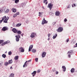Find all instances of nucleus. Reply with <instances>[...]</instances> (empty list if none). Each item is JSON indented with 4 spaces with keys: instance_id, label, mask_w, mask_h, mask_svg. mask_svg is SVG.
Returning a JSON list of instances; mask_svg holds the SVG:
<instances>
[{
    "instance_id": "obj_31",
    "label": "nucleus",
    "mask_w": 77,
    "mask_h": 77,
    "mask_svg": "<svg viewBox=\"0 0 77 77\" xmlns=\"http://www.w3.org/2000/svg\"><path fill=\"white\" fill-rule=\"evenodd\" d=\"M2 56L4 58H5V57H6V55L5 54H3Z\"/></svg>"
},
{
    "instance_id": "obj_9",
    "label": "nucleus",
    "mask_w": 77,
    "mask_h": 77,
    "mask_svg": "<svg viewBox=\"0 0 77 77\" xmlns=\"http://www.w3.org/2000/svg\"><path fill=\"white\" fill-rule=\"evenodd\" d=\"M19 51L20 52H22V53H23V52H24V49H23V48L22 47H21L19 48Z\"/></svg>"
},
{
    "instance_id": "obj_46",
    "label": "nucleus",
    "mask_w": 77,
    "mask_h": 77,
    "mask_svg": "<svg viewBox=\"0 0 77 77\" xmlns=\"http://www.w3.org/2000/svg\"><path fill=\"white\" fill-rule=\"evenodd\" d=\"M47 0H44L43 3H45V2H47Z\"/></svg>"
},
{
    "instance_id": "obj_37",
    "label": "nucleus",
    "mask_w": 77,
    "mask_h": 77,
    "mask_svg": "<svg viewBox=\"0 0 77 77\" xmlns=\"http://www.w3.org/2000/svg\"><path fill=\"white\" fill-rule=\"evenodd\" d=\"M26 24H28L29 23V20H27L26 21Z\"/></svg>"
},
{
    "instance_id": "obj_58",
    "label": "nucleus",
    "mask_w": 77,
    "mask_h": 77,
    "mask_svg": "<svg viewBox=\"0 0 77 77\" xmlns=\"http://www.w3.org/2000/svg\"><path fill=\"white\" fill-rule=\"evenodd\" d=\"M55 71V69H54L53 70V72H54V71Z\"/></svg>"
},
{
    "instance_id": "obj_2",
    "label": "nucleus",
    "mask_w": 77,
    "mask_h": 77,
    "mask_svg": "<svg viewBox=\"0 0 77 77\" xmlns=\"http://www.w3.org/2000/svg\"><path fill=\"white\" fill-rule=\"evenodd\" d=\"M63 27L60 26L59 27L58 29L57 30V32H61L63 31Z\"/></svg>"
},
{
    "instance_id": "obj_5",
    "label": "nucleus",
    "mask_w": 77,
    "mask_h": 77,
    "mask_svg": "<svg viewBox=\"0 0 77 77\" xmlns=\"http://www.w3.org/2000/svg\"><path fill=\"white\" fill-rule=\"evenodd\" d=\"M9 19V17H6H6L4 20L3 21L5 23H8V19Z\"/></svg>"
},
{
    "instance_id": "obj_23",
    "label": "nucleus",
    "mask_w": 77,
    "mask_h": 77,
    "mask_svg": "<svg viewBox=\"0 0 77 77\" xmlns=\"http://www.w3.org/2000/svg\"><path fill=\"white\" fill-rule=\"evenodd\" d=\"M9 11V10L8 9H6V11H4V13H8Z\"/></svg>"
},
{
    "instance_id": "obj_26",
    "label": "nucleus",
    "mask_w": 77,
    "mask_h": 77,
    "mask_svg": "<svg viewBox=\"0 0 77 77\" xmlns=\"http://www.w3.org/2000/svg\"><path fill=\"white\" fill-rule=\"evenodd\" d=\"M14 59L16 60H18V56H16L14 57Z\"/></svg>"
},
{
    "instance_id": "obj_29",
    "label": "nucleus",
    "mask_w": 77,
    "mask_h": 77,
    "mask_svg": "<svg viewBox=\"0 0 77 77\" xmlns=\"http://www.w3.org/2000/svg\"><path fill=\"white\" fill-rule=\"evenodd\" d=\"M21 25V23H18L17 24L16 26V27H19Z\"/></svg>"
},
{
    "instance_id": "obj_4",
    "label": "nucleus",
    "mask_w": 77,
    "mask_h": 77,
    "mask_svg": "<svg viewBox=\"0 0 77 77\" xmlns=\"http://www.w3.org/2000/svg\"><path fill=\"white\" fill-rule=\"evenodd\" d=\"M35 36H36V33L34 32H32L30 36V37L32 38H35Z\"/></svg>"
},
{
    "instance_id": "obj_61",
    "label": "nucleus",
    "mask_w": 77,
    "mask_h": 77,
    "mask_svg": "<svg viewBox=\"0 0 77 77\" xmlns=\"http://www.w3.org/2000/svg\"><path fill=\"white\" fill-rule=\"evenodd\" d=\"M7 53V52H5V53Z\"/></svg>"
},
{
    "instance_id": "obj_17",
    "label": "nucleus",
    "mask_w": 77,
    "mask_h": 77,
    "mask_svg": "<svg viewBox=\"0 0 77 77\" xmlns=\"http://www.w3.org/2000/svg\"><path fill=\"white\" fill-rule=\"evenodd\" d=\"M6 18V16H5L4 17H3L2 18V19L0 20V23H2L3 20H5V19Z\"/></svg>"
},
{
    "instance_id": "obj_51",
    "label": "nucleus",
    "mask_w": 77,
    "mask_h": 77,
    "mask_svg": "<svg viewBox=\"0 0 77 77\" xmlns=\"http://www.w3.org/2000/svg\"><path fill=\"white\" fill-rule=\"evenodd\" d=\"M40 71H41V70H38L37 71L38 72H40Z\"/></svg>"
},
{
    "instance_id": "obj_8",
    "label": "nucleus",
    "mask_w": 77,
    "mask_h": 77,
    "mask_svg": "<svg viewBox=\"0 0 77 77\" xmlns=\"http://www.w3.org/2000/svg\"><path fill=\"white\" fill-rule=\"evenodd\" d=\"M8 30V28L6 27H4L2 29V31H6V30Z\"/></svg>"
},
{
    "instance_id": "obj_41",
    "label": "nucleus",
    "mask_w": 77,
    "mask_h": 77,
    "mask_svg": "<svg viewBox=\"0 0 77 77\" xmlns=\"http://www.w3.org/2000/svg\"><path fill=\"white\" fill-rule=\"evenodd\" d=\"M2 62H0V66H2Z\"/></svg>"
},
{
    "instance_id": "obj_57",
    "label": "nucleus",
    "mask_w": 77,
    "mask_h": 77,
    "mask_svg": "<svg viewBox=\"0 0 77 77\" xmlns=\"http://www.w3.org/2000/svg\"><path fill=\"white\" fill-rule=\"evenodd\" d=\"M48 41H49L50 40V38H49V37L48 38Z\"/></svg>"
},
{
    "instance_id": "obj_53",
    "label": "nucleus",
    "mask_w": 77,
    "mask_h": 77,
    "mask_svg": "<svg viewBox=\"0 0 77 77\" xmlns=\"http://www.w3.org/2000/svg\"><path fill=\"white\" fill-rule=\"evenodd\" d=\"M56 74H58V73H59V72H58L57 71L56 72Z\"/></svg>"
},
{
    "instance_id": "obj_12",
    "label": "nucleus",
    "mask_w": 77,
    "mask_h": 77,
    "mask_svg": "<svg viewBox=\"0 0 77 77\" xmlns=\"http://www.w3.org/2000/svg\"><path fill=\"white\" fill-rule=\"evenodd\" d=\"M36 71H35L31 73L32 75V77H34L35 75H36Z\"/></svg>"
},
{
    "instance_id": "obj_59",
    "label": "nucleus",
    "mask_w": 77,
    "mask_h": 77,
    "mask_svg": "<svg viewBox=\"0 0 77 77\" xmlns=\"http://www.w3.org/2000/svg\"><path fill=\"white\" fill-rule=\"evenodd\" d=\"M12 69V66H11V67H10V69Z\"/></svg>"
},
{
    "instance_id": "obj_25",
    "label": "nucleus",
    "mask_w": 77,
    "mask_h": 77,
    "mask_svg": "<svg viewBox=\"0 0 77 77\" xmlns=\"http://www.w3.org/2000/svg\"><path fill=\"white\" fill-rule=\"evenodd\" d=\"M9 63H8L7 62H5L4 63V65L5 66H7L8 65H9Z\"/></svg>"
},
{
    "instance_id": "obj_42",
    "label": "nucleus",
    "mask_w": 77,
    "mask_h": 77,
    "mask_svg": "<svg viewBox=\"0 0 77 77\" xmlns=\"http://www.w3.org/2000/svg\"><path fill=\"white\" fill-rule=\"evenodd\" d=\"M17 36L18 38H21V37H20V35H18Z\"/></svg>"
},
{
    "instance_id": "obj_22",
    "label": "nucleus",
    "mask_w": 77,
    "mask_h": 77,
    "mask_svg": "<svg viewBox=\"0 0 77 77\" xmlns=\"http://www.w3.org/2000/svg\"><path fill=\"white\" fill-rule=\"evenodd\" d=\"M12 60L11 59V60H10L8 61V63L9 64H11V63H12Z\"/></svg>"
},
{
    "instance_id": "obj_6",
    "label": "nucleus",
    "mask_w": 77,
    "mask_h": 77,
    "mask_svg": "<svg viewBox=\"0 0 77 77\" xmlns=\"http://www.w3.org/2000/svg\"><path fill=\"white\" fill-rule=\"evenodd\" d=\"M5 9H6V7H2V8H1V10H0V13L3 12H5Z\"/></svg>"
},
{
    "instance_id": "obj_33",
    "label": "nucleus",
    "mask_w": 77,
    "mask_h": 77,
    "mask_svg": "<svg viewBox=\"0 0 77 77\" xmlns=\"http://www.w3.org/2000/svg\"><path fill=\"white\" fill-rule=\"evenodd\" d=\"M36 51V50H35V49H33V50H32V53H35Z\"/></svg>"
},
{
    "instance_id": "obj_54",
    "label": "nucleus",
    "mask_w": 77,
    "mask_h": 77,
    "mask_svg": "<svg viewBox=\"0 0 77 77\" xmlns=\"http://www.w3.org/2000/svg\"><path fill=\"white\" fill-rule=\"evenodd\" d=\"M21 36H23L24 35V33H22V34H21Z\"/></svg>"
},
{
    "instance_id": "obj_14",
    "label": "nucleus",
    "mask_w": 77,
    "mask_h": 77,
    "mask_svg": "<svg viewBox=\"0 0 77 77\" xmlns=\"http://www.w3.org/2000/svg\"><path fill=\"white\" fill-rule=\"evenodd\" d=\"M62 68L63 69V71H64V72H65V71H66V67L65 66H62Z\"/></svg>"
},
{
    "instance_id": "obj_40",
    "label": "nucleus",
    "mask_w": 77,
    "mask_h": 77,
    "mask_svg": "<svg viewBox=\"0 0 77 77\" xmlns=\"http://www.w3.org/2000/svg\"><path fill=\"white\" fill-rule=\"evenodd\" d=\"M38 58H36L35 59V60L37 62H38Z\"/></svg>"
},
{
    "instance_id": "obj_45",
    "label": "nucleus",
    "mask_w": 77,
    "mask_h": 77,
    "mask_svg": "<svg viewBox=\"0 0 77 77\" xmlns=\"http://www.w3.org/2000/svg\"><path fill=\"white\" fill-rule=\"evenodd\" d=\"M75 45H76V46H74L73 47V48H75V47H77V43L76 44H75Z\"/></svg>"
},
{
    "instance_id": "obj_44",
    "label": "nucleus",
    "mask_w": 77,
    "mask_h": 77,
    "mask_svg": "<svg viewBox=\"0 0 77 77\" xmlns=\"http://www.w3.org/2000/svg\"><path fill=\"white\" fill-rule=\"evenodd\" d=\"M69 38H67L66 40V42H69Z\"/></svg>"
},
{
    "instance_id": "obj_32",
    "label": "nucleus",
    "mask_w": 77,
    "mask_h": 77,
    "mask_svg": "<svg viewBox=\"0 0 77 77\" xmlns=\"http://www.w3.org/2000/svg\"><path fill=\"white\" fill-rule=\"evenodd\" d=\"M71 8V5H69L67 6V9H69Z\"/></svg>"
},
{
    "instance_id": "obj_1",
    "label": "nucleus",
    "mask_w": 77,
    "mask_h": 77,
    "mask_svg": "<svg viewBox=\"0 0 77 77\" xmlns=\"http://www.w3.org/2000/svg\"><path fill=\"white\" fill-rule=\"evenodd\" d=\"M73 53V51H69L67 54H68V57H71V55H72Z\"/></svg>"
},
{
    "instance_id": "obj_28",
    "label": "nucleus",
    "mask_w": 77,
    "mask_h": 77,
    "mask_svg": "<svg viewBox=\"0 0 77 77\" xmlns=\"http://www.w3.org/2000/svg\"><path fill=\"white\" fill-rule=\"evenodd\" d=\"M14 74L11 73L10 75V76L9 77H14Z\"/></svg>"
},
{
    "instance_id": "obj_15",
    "label": "nucleus",
    "mask_w": 77,
    "mask_h": 77,
    "mask_svg": "<svg viewBox=\"0 0 77 77\" xmlns=\"http://www.w3.org/2000/svg\"><path fill=\"white\" fill-rule=\"evenodd\" d=\"M60 15V12L59 11H56L55 12V15L56 16H59Z\"/></svg>"
},
{
    "instance_id": "obj_7",
    "label": "nucleus",
    "mask_w": 77,
    "mask_h": 77,
    "mask_svg": "<svg viewBox=\"0 0 77 77\" xmlns=\"http://www.w3.org/2000/svg\"><path fill=\"white\" fill-rule=\"evenodd\" d=\"M48 23V21H46L45 20V18H44L42 21V24H47Z\"/></svg>"
},
{
    "instance_id": "obj_30",
    "label": "nucleus",
    "mask_w": 77,
    "mask_h": 77,
    "mask_svg": "<svg viewBox=\"0 0 77 77\" xmlns=\"http://www.w3.org/2000/svg\"><path fill=\"white\" fill-rule=\"evenodd\" d=\"M5 44H8L9 43V41H7L6 42H4Z\"/></svg>"
},
{
    "instance_id": "obj_16",
    "label": "nucleus",
    "mask_w": 77,
    "mask_h": 77,
    "mask_svg": "<svg viewBox=\"0 0 77 77\" xmlns=\"http://www.w3.org/2000/svg\"><path fill=\"white\" fill-rule=\"evenodd\" d=\"M27 61H26V62L25 63L24 65H23V66L24 67H27V64H26V63H27Z\"/></svg>"
},
{
    "instance_id": "obj_35",
    "label": "nucleus",
    "mask_w": 77,
    "mask_h": 77,
    "mask_svg": "<svg viewBox=\"0 0 77 77\" xmlns=\"http://www.w3.org/2000/svg\"><path fill=\"white\" fill-rule=\"evenodd\" d=\"M39 16L40 17H41L42 15V13H41L40 12H39Z\"/></svg>"
},
{
    "instance_id": "obj_49",
    "label": "nucleus",
    "mask_w": 77,
    "mask_h": 77,
    "mask_svg": "<svg viewBox=\"0 0 77 77\" xmlns=\"http://www.w3.org/2000/svg\"><path fill=\"white\" fill-rule=\"evenodd\" d=\"M17 15L16 14H14L13 16V17H17Z\"/></svg>"
},
{
    "instance_id": "obj_39",
    "label": "nucleus",
    "mask_w": 77,
    "mask_h": 77,
    "mask_svg": "<svg viewBox=\"0 0 77 77\" xmlns=\"http://www.w3.org/2000/svg\"><path fill=\"white\" fill-rule=\"evenodd\" d=\"M21 7H23L24 6V4L23 3H22L21 5Z\"/></svg>"
},
{
    "instance_id": "obj_47",
    "label": "nucleus",
    "mask_w": 77,
    "mask_h": 77,
    "mask_svg": "<svg viewBox=\"0 0 77 77\" xmlns=\"http://www.w3.org/2000/svg\"><path fill=\"white\" fill-rule=\"evenodd\" d=\"M64 21L65 22H66V21H67V19L66 18H65V19Z\"/></svg>"
},
{
    "instance_id": "obj_43",
    "label": "nucleus",
    "mask_w": 77,
    "mask_h": 77,
    "mask_svg": "<svg viewBox=\"0 0 77 77\" xmlns=\"http://www.w3.org/2000/svg\"><path fill=\"white\" fill-rule=\"evenodd\" d=\"M51 35V34L50 33L48 34V38H49L50 37V36Z\"/></svg>"
},
{
    "instance_id": "obj_62",
    "label": "nucleus",
    "mask_w": 77,
    "mask_h": 77,
    "mask_svg": "<svg viewBox=\"0 0 77 77\" xmlns=\"http://www.w3.org/2000/svg\"><path fill=\"white\" fill-rule=\"evenodd\" d=\"M15 0H12L13 1H14Z\"/></svg>"
},
{
    "instance_id": "obj_34",
    "label": "nucleus",
    "mask_w": 77,
    "mask_h": 77,
    "mask_svg": "<svg viewBox=\"0 0 77 77\" xmlns=\"http://www.w3.org/2000/svg\"><path fill=\"white\" fill-rule=\"evenodd\" d=\"M19 2V0H15V3H18Z\"/></svg>"
},
{
    "instance_id": "obj_19",
    "label": "nucleus",
    "mask_w": 77,
    "mask_h": 77,
    "mask_svg": "<svg viewBox=\"0 0 77 77\" xmlns=\"http://www.w3.org/2000/svg\"><path fill=\"white\" fill-rule=\"evenodd\" d=\"M15 37L16 38V40L17 42H18V41H19V40L20 39H19V38L18 37V36H17V35H16L15 36Z\"/></svg>"
},
{
    "instance_id": "obj_27",
    "label": "nucleus",
    "mask_w": 77,
    "mask_h": 77,
    "mask_svg": "<svg viewBox=\"0 0 77 77\" xmlns=\"http://www.w3.org/2000/svg\"><path fill=\"white\" fill-rule=\"evenodd\" d=\"M18 33V34H19V35H21V32L20 31H17V32H16Z\"/></svg>"
},
{
    "instance_id": "obj_63",
    "label": "nucleus",
    "mask_w": 77,
    "mask_h": 77,
    "mask_svg": "<svg viewBox=\"0 0 77 77\" xmlns=\"http://www.w3.org/2000/svg\"><path fill=\"white\" fill-rule=\"evenodd\" d=\"M27 63V64L28 63Z\"/></svg>"
},
{
    "instance_id": "obj_13",
    "label": "nucleus",
    "mask_w": 77,
    "mask_h": 77,
    "mask_svg": "<svg viewBox=\"0 0 77 77\" xmlns=\"http://www.w3.org/2000/svg\"><path fill=\"white\" fill-rule=\"evenodd\" d=\"M12 32H14V33H17V29H16L14 28L12 29Z\"/></svg>"
},
{
    "instance_id": "obj_18",
    "label": "nucleus",
    "mask_w": 77,
    "mask_h": 77,
    "mask_svg": "<svg viewBox=\"0 0 77 77\" xmlns=\"http://www.w3.org/2000/svg\"><path fill=\"white\" fill-rule=\"evenodd\" d=\"M75 72V69L74 68H72L71 70V72L72 73H73Z\"/></svg>"
},
{
    "instance_id": "obj_55",
    "label": "nucleus",
    "mask_w": 77,
    "mask_h": 77,
    "mask_svg": "<svg viewBox=\"0 0 77 77\" xmlns=\"http://www.w3.org/2000/svg\"><path fill=\"white\" fill-rule=\"evenodd\" d=\"M27 61V62H31V60H29L28 61Z\"/></svg>"
},
{
    "instance_id": "obj_10",
    "label": "nucleus",
    "mask_w": 77,
    "mask_h": 77,
    "mask_svg": "<svg viewBox=\"0 0 77 77\" xmlns=\"http://www.w3.org/2000/svg\"><path fill=\"white\" fill-rule=\"evenodd\" d=\"M47 54V53L45 52H43L42 54V57H45V56H46V54Z\"/></svg>"
},
{
    "instance_id": "obj_48",
    "label": "nucleus",
    "mask_w": 77,
    "mask_h": 77,
    "mask_svg": "<svg viewBox=\"0 0 77 77\" xmlns=\"http://www.w3.org/2000/svg\"><path fill=\"white\" fill-rule=\"evenodd\" d=\"M5 45V42H4V43H2V44H1V45H2V46H3V45Z\"/></svg>"
},
{
    "instance_id": "obj_64",
    "label": "nucleus",
    "mask_w": 77,
    "mask_h": 77,
    "mask_svg": "<svg viewBox=\"0 0 77 77\" xmlns=\"http://www.w3.org/2000/svg\"><path fill=\"white\" fill-rule=\"evenodd\" d=\"M50 13H51V12H50Z\"/></svg>"
},
{
    "instance_id": "obj_52",
    "label": "nucleus",
    "mask_w": 77,
    "mask_h": 77,
    "mask_svg": "<svg viewBox=\"0 0 77 77\" xmlns=\"http://www.w3.org/2000/svg\"><path fill=\"white\" fill-rule=\"evenodd\" d=\"M19 12L17 13L16 14L17 15H19Z\"/></svg>"
},
{
    "instance_id": "obj_38",
    "label": "nucleus",
    "mask_w": 77,
    "mask_h": 77,
    "mask_svg": "<svg viewBox=\"0 0 77 77\" xmlns=\"http://www.w3.org/2000/svg\"><path fill=\"white\" fill-rule=\"evenodd\" d=\"M8 55H11L12 54V52L10 51L8 52Z\"/></svg>"
},
{
    "instance_id": "obj_21",
    "label": "nucleus",
    "mask_w": 77,
    "mask_h": 77,
    "mask_svg": "<svg viewBox=\"0 0 77 77\" xmlns=\"http://www.w3.org/2000/svg\"><path fill=\"white\" fill-rule=\"evenodd\" d=\"M57 36V34L56 33L53 36V39H55V38H56Z\"/></svg>"
},
{
    "instance_id": "obj_11",
    "label": "nucleus",
    "mask_w": 77,
    "mask_h": 77,
    "mask_svg": "<svg viewBox=\"0 0 77 77\" xmlns=\"http://www.w3.org/2000/svg\"><path fill=\"white\" fill-rule=\"evenodd\" d=\"M33 45H30L29 48V51H30L31 50H32V49L33 48Z\"/></svg>"
},
{
    "instance_id": "obj_36",
    "label": "nucleus",
    "mask_w": 77,
    "mask_h": 77,
    "mask_svg": "<svg viewBox=\"0 0 77 77\" xmlns=\"http://www.w3.org/2000/svg\"><path fill=\"white\" fill-rule=\"evenodd\" d=\"M3 42H4V41L3 40H0V44H2V43H3Z\"/></svg>"
},
{
    "instance_id": "obj_60",
    "label": "nucleus",
    "mask_w": 77,
    "mask_h": 77,
    "mask_svg": "<svg viewBox=\"0 0 77 77\" xmlns=\"http://www.w3.org/2000/svg\"><path fill=\"white\" fill-rule=\"evenodd\" d=\"M43 8L44 9V7H43Z\"/></svg>"
},
{
    "instance_id": "obj_24",
    "label": "nucleus",
    "mask_w": 77,
    "mask_h": 77,
    "mask_svg": "<svg viewBox=\"0 0 77 77\" xmlns=\"http://www.w3.org/2000/svg\"><path fill=\"white\" fill-rule=\"evenodd\" d=\"M72 8H74V7H76V6H77V5L75 4H73L72 5Z\"/></svg>"
},
{
    "instance_id": "obj_20",
    "label": "nucleus",
    "mask_w": 77,
    "mask_h": 77,
    "mask_svg": "<svg viewBox=\"0 0 77 77\" xmlns=\"http://www.w3.org/2000/svg\"><path fill=\"white\" fill-rule=\"evenodd\" d=\"M12 11L13 12H17V10L14 8H13L12 9Z\"/></svg>"
},
{
    "instance_id": "obj_56",
    "label": "nucleus",
    "mask_w": 77,
    "mask_h": 77,
    "mask_svg": "<svg viewBox=\"0 0 77 77\" xmlns=\"http://www.w3.org/2000/svg\"><path fill=\"white\" fill-rule=\"evenodd\" d=\"M47 3H48V2H46L45 3V5H47Z\"/></svg>"
},
{
    "instance_id": "obj_3",
    "label": "nucleus",
    "mask_w": 77,
    "mask_h": 77,
    "mask_svg": "<svg viewBox=\"0 0 77 77\" xmlns=\"http://www.w3.org/2000/svg\"><path fill=\"white\" fill-rule=\"evenodd\" d=\"M53 5H52L51 3H50L48 4V8H49L50 11L51 10V8H53Z\"/></svg>"
},
{
    "instance_id": "obj_50",
    "label": "nucleus",
    "mask_w": 77,
    "mask_h": 77,
    "mask_svg": "<svg viewBox=\"0 0 77 77\" xmlns=\"http://www.w3.org/2000/svg\"><path fill=\"white\" fill-rule=\"evenodd\" d=\"M53 26H54V24H56V22H54L53 23Z\"/></svg>"
}]
</instances>
